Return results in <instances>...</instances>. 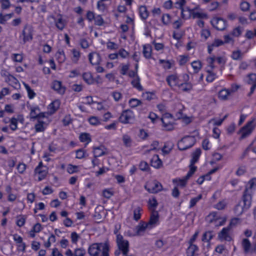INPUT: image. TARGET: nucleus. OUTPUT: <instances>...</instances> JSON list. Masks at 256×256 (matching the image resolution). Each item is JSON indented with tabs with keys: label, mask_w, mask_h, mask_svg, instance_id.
Returning <instances> with one entry per match:
<instances>
[{
	"label": "nucleus",
	"mask_w": 256,
	"mask_h": 256,
	"mask_svg": "<svg viewBox=\"0 0 256 256\" xmlns=\"http://www.w3.org/2000/svg\"><path fill=\"white\" fill-rule=\"evenodd\" d=\"M116 242L118 248L122 255H126L130 250V244L128 240H124L122 234H118L116 236Z\"/></svg>",
	"instance_id": "nucleus-7"
},
{
	"label": "nucleus",
	"mask_w": 256,
	"mask_h": 256,
	"mask_svg": "<svg viewBox=\"0 0 256 256\" xmlns=\"http://www.w3.org/2000/svg\"><path fill=\"white\" fill-rule=\"evenodd\" d=\"M60 102L58 100H56L52 102L48 106V110H50V113L54 114L55 112L60 108Z\"/></svg>",
	"instance_id": "nucleus-33"
},
{
	"label": "nucleus",
	"mask_w": 256,
	"mask_h": 256,
	"mask_svg": "<svg viewBox=\"0 0 256 256\" xmlns=\"http://www.w3.org/2000/svg\"><path fill=\"white\" fill-rule=\"evenodd\" d=\"M79 140L80 142H84L86 144H88L92 142L91 136L87 132L81 133L79 136Z\"/></svg>",
	"instance_id": "nucleus-39"
},
{
	"label": "nucleus",
	"mask_w": 256,
	"mask_h": 256,
	"mask_svg": "<svg viewBox=\"0 0 256 256\" xmlns=\"http://www.w3.org/2000/svg\"><path fill=\"white\" fill-rule=\"evenodd\" d=\"M56 60L60 64H62L66 60V56L63 50H58L55 54Z\"/></svg>",
	"instance_id": "nucleus-35"
},
{
	"label": "nucleus",
	"mask_w": 256,
	"mask_h": 256,
	"mask_svg": "<svg viewBox=\"0 0 256 256\" xmlns=\"http://www.w3.org/2000/svg\"><path fill=\"white\" fill-rule=\"evenodd\" d=\"M230 228L228 227L224 228L218 234V238L222 240L230 242L232 238L230 234Z\"/></svg>",
	"instance_id": "nucleus-20"
},
{
	"label": "nucleus",
	"mask_w": 256,
	"mask_h": 256,
	"mask_svg": "<svg viewBox=\"0 0 256 256\" xmlns=\"http://www.w3.org/2000/svg\"><path fill=\"white\" fill-rule=\"evenodd\" d=\"M244 205L242 206L240 204H237L234 208V212L236 215L238 216H240L245 210L248 209L252 204V202H250V206L246 205L244 202L242 200Z\"/></svg>",
	"instance_id": "nucleus-22"
},
{
	"label": "nucleus",
	"mask_w": 256,
	"mask_h": 256,
	"mask_svg": "<svg viewBox=\"0 0 256 256\" xmlns=\"http://www.w3.org/2000/svg\"><path fill=\"white\" fill-rule=\"evenodd\" d=\"M88 121L90 124L92 126H98L100 124V120L96 116H90Z\"/></svg>",
	"instance_id": "nucleus-55"
},
{
	"label": "nucleus",
	"mask_w": 256,
	"mask_h": 256,
	"mask_svg": "<svg viewBox=\"0 0 256 256\" xmlns=\"http://www.w3.org/2000/svg\"><path fill=\"white\" fill-rule=\"evenodd\" d=\"M158 206V202L154 196H152L148 199V209L150 210L151 212H156V210Z\"/></svg>",
	"instance_id": "nucleus-31"
},
{
	"label": "nucleus",
	"mask_w": 256,
	"mask_h": 256,
	"mask_svg": "<svg viewBox=\"0 0 256 256\" xmlns=\"http://www.w3.org/2000/svg\"><path fill=\"white\" fill-rule=\"evenodd\" d=\"M212 235L210 231L204 232L202 236V240L204 242H210L212 238Z\"/></svg>",
	"instance_id": "nucleus-52"
},
{
	"label": "nucleus",
	"mask_w": 256,
	"mask_h": 256,
	"mask_svg": "<svg viewBox=\"0 0 256 256\" xmlns=\"http://www.w3.org/2000/svg\"><path fill=\"white\" fill-rule=\"evenodd\" d=\"M118 120L122 124H132L135 121L134 112L130 109L123 110L119 116Z\"/></svg>",
	"instance_id": "nucleus-5"
},
{
	"label": "nucleus",
	"mask_w": 256,
	"mask_h": 256,
	"mask_svg": "<svg viewBox=\"0 0 256 256\" xmlns=\"http://www.w3.org/2000/svg\"><path fill=\"white\" fill-rule=\"evenodd\" d=\"M109 251V245L106 242L93 243L88 250L90 256H110Z\"/></svg>",
	"instance_id": "nucleus-1"
},
{
	"label": "nucleus",
	"mask_w": 256,
	"mask_h": 256,
	"mask_svg": "<svg viewBox=\"0 0 256 256\" xmlns=\"http://www.w3.org/2000/svg\"><path fill=\"white\" fill-rule=\"evenodd\" d=\"M128 104L131 108H135L142 104V101L137 98H132L129 100Z\"/></svg>",
	"instance_id": "nucleus-53"
},
{
	"label": "nucleus",
	"mask_w": 256,
	"mask_h": 256,
	"mask_svg": "<svg viewBox=\"0 0 256 256\" xmlns=\"http://www.w3.org/2000/svg\"><path fill=\"white\" fill-rule=\"evenodd\" d=\"M71 53L72 54L71 57L72 62L74 64H77L80 58V51L76 48H73L71 50Z\"/></svg>",
	"instance_id": "nucleus-37"
},
{
	"label": "nucleus",
	"mask_w": 256,
	"mask_h": 256,
	"mask_svg": "<svg viewBox=\"0 0 256 256\" xmlns=\"http://www.w3.org/2000/svg\"><path fill=\"white\" fill-rule=\"evenodd\" d=\"M202 198V194H200L197 196L192 198L190 202L189 208H192L196 205L197 202Z\"/></svg>",
	"instance_id": "nucleus-59"
},
{
	"label": "nucleus",
	"mask_w": 256,
	"mask_h": 256,
	"mask_svg": "<svg viewBox=\"0 0 256 256\" xmlns=\"http://www.w3.org/2000/svg\"><path fill=\"white\" fill-rule=\"evenodd\" d=\"M195 164H192V162H190L189 166V170L186 174L187 178H189L191 177L195 172L197 169V167L195 166Z\"/></svg>",
	"instance_id": "nucleus-58"
},
{
	"label": "nucleus",
	"mask_w": 256,
	"mask_h": 256,
	"mask_svg": "<svg viewBox=\"0 0 256 256\" xmlns=\"http://www.w3.org/2000/svg\"><path fill=\"white\" fill-rule=\"evenodd\" d=\"M228 205V202L226 199L222 200L216 204L214 206V208L218 210H223L225 209Z\"/></svg>",
	"instance_id": "nucleus-46"
},
{
	"label": "nucleus",
	"mask_w": 256,
	"mask_h": 256,
	"mask_svg": "<svg viewBox=\"0 0 256 256\" xmlns=\"http://www.w3.org/2000/svg\"><path fill=\"white\" fill-rule=\"evenodd\" d=\"M189 60V57L186 55H180L179 56L178 64L180 66H184Z\"/></svg>",
	"instance_id": "nucleus-56"
},
{
	"label": "nucleus",
	"mask_w": 256,
	"mask_h": 256,
	"mask_svg": "<svg viewBox=\"0 0 256 256\" xmlns=\"http://www.w3.org/2000/svg\"><path fill=\"white\" fill-rule=\"evenodd\" d=\"M242 54L240 50L232 52L231 58L234 60H240L242 58Z\"/></svg>",
	"instance_id": "nucleus-61"
},
{
	"label": "nucleus",
	"mask_w": 256,
	"mask_h": 256,
	"mask_svg": "<svg viewBox=\"0 0 256 256\" xmlns=\"http://www.w3.org/2000/svg\"><path fill=\"white\" fill-rule=\"evenodd\" d=\"M23 42L31 41L33 38V28L31 26L25 25L22 32Z\"/></svg>",
	"instance_id": "nucleus-16"
},
{
	"label": "nucleus",
	"mask_w": 256,
	"mask_h": 256,
	"mask_svg": "<svg viewBox=\"0 0 256 256\" xmlns=\"http://www.w3.org/2000/svg\"><path fill=\"white\" fill-rule=\"evenodd\" d=\"M144 187L150 194H157L162 190V184L156 180L147 182Z\"/></svg>",
	"instance_id": "nucleus-10"
},
{
	"label": "nucleus",
	"mask_w": 256,
	"mask_h": 256,
	"mask_svg": "<svg viewBox=\"0 0 256 256\" xmlns=\"http://www.w3.org/2000/svg\"><path fill=\"white\" fill-rule=\"evenodd\" d=\"M171 21V16L168 14H163L162 16V22L164 25H168Z\"/></svg>",
	"instance_id": "nucleus-63"
},
{
	"label": "nucleus",
	"mask_w": 256,
	"mask_h": 256,
	"mask_svg": "<svg viewBox=\"0 0 256 256\" xmlns=\"http://www.w3.org/2000/svg\"><path fill=\"white\" fill-rule=\"evenodd\" d=\"M54 22L56 26L59 30H63L66 26V22L62 18V16H60L56 20H55Z\"/></svg>",
	"instance_id": "nucleus-40"
},
{
	"label": "nucleus",
	"mask_w": 256,
	"mask_h": 256,
	"mask_svg": "<svg viewBox=\"0 0 256 256\" xmlns=\"http://www.w3.org/2000/svg\"><path fill=\"white\" fill-rule=\"evenodd\" d=\"M118 56H120L122 58H126L128 57L130 53L124 48H121L118 51Z\"/></svg>",
	"instance_id": "nucleus-64"
},
{
	"label": "nucleus",
	"mask_w": 256,
	"mask_h": 256,
	"mask_svg": "<svg viewBox=\"0 0 256 256\" xmlns=\"http://www.w3.org/2000/svg\"><path fill=\"white\" fill-rule=\"evenodd\" d=\"M242 245L244 252L248 253L250 251L252 244L248 239L244 238L242 242Z\"/></svg>",
	"instance_id": "nucleus-43"
},
{
	"label": "nucleus",
	"mask_w": 256,
	"mask_h": 256,
	"mask_svg": "<svg viewBox=\"0 0 256 256\" xmlns=\"http://www.w3.org/2000/svg\"><path fill=\"white\" fill-rule=\"evenodd\" d=\"M232 94L230 89L223 88L219 91L218 93V97L220 100H226L228 96Z\"/></svg>",
	"instance_id": "nucleus-34"
},
{
	"label": "nucleus",
	"mask_w": 256,
	"mask_h": 256,
	"mask_svg": "<svg viewBox=\"0 0 256 256\" xmlns=\"http://www.w3.org/2000/svg\"><path fill=\"white\" fill-rule=\"evenodd\" d=\"M30 116L32 119L39 120L45 117L44 112H40V109L38 106H34L31 108L30 112Z\"/></svg>",
	"instance_id": "nucleus-21"
},
{
	"label": "nucleus",
	"mask_w": 256,
	"mask_h": 256,
	"mask_svg": "<svg viewBox=\"0 0 256 256\" xmlns=\"http://www.w3.org/2000/svg\"><path fill=\"white\" fill-rule=\"evenodd\" d=\"M146 228L150 229V227L146 222L144 221H140L136 228V234L137 236L141 235L142 233L144 232Z\"/></svg>",
	"instance_id": "nucleus-29"
},
{
	"label": "nucleus",
	"mask_w": 256,
	"mask_h": 256,
	"mask_svg": "<svg viewBox=\"0 0 256 256\" xmlns=\"http://www.w3.org/2000/svg\"><path fill=\"white\" fill-rule=\"evenodd\" d=\"M159 64H162V68L164 70H168L172 68L175 66V62L173 60H159Z\"/></svg>",
	"instance_id": "nucleus-25"
},
{
	"label": "nucleus",
	"mask_w": 256,
	"mask_h": 256,
	"mask_svg": "<svg viewBox=\"0 0 256 256\" xmlns=\"http://www.w3.org/2000/svg\"><path fill=\"white\" fill-rule=\"evenodd\" d=\"M142 209L140 206L136 208L134 210V220L136 221L140 220L142 216Z\"/></svg>",
	"instance_id": "nucleus-44"
},
{
	"label": "nucleus",
	"mask_w": 256,
	"mask_h": 256,
	"mask_svg": "<svg viewBox=\"0 0 256 256\" xmlns=\"http://www.w3.org/2000/svg\"><path fill=\"white\" fill-rule=\"evenodd\" d=\"M76 158L81 160L86 156V152L83 148H80L76 151Z\"/></svg>",
	"instance_id": "nucleus-60"
},
{
	"label": "nucleus",
	"mask_w": 256,
	"mask_h": 256,
	"mask_svg": "<svg viewBox=\"0 0 256 256\" xmlns=\"http://www.w3.org/2000/svg\"><path fill=\"white\" fill-rule=\"evenodd\" d=\"M189 178H187L186 176L183 178H176L172 180V182L177 186H180L182 188L184 187L187 183V180Z\"/></svg>",
	"instance_id": "nucleus-41"
},
{
	"label": "nucleus",
	"mask_w": 256,
	"mask_h": 256,
	"mask_svg": "<svg viewBox=\"0 0 256 256\" xmlns=\"http://www.w3.org/2000/svg\"><path fill=\"white\" fill-rule=\"evenodd\" d=\"M140 80L138 76H136V78H134L131 82V84L133 88L136 89L139 92L143 90L144 88L140 84Z\"/></svg>",
	"instance_id": "nucleus-36"
},
{
	"label": "nucleus",
	"mask_w": 256,
	"mask_h": 256,
	"mask_svg": "<svg viewBox=\"0 0 256 256\" xmlns=\"http://www.w3.org/2000/svg\"><path fill=\"white\" fill-rule=\"evenodd\" d=\"M226 58L224 56H208L206 58L208 66L210 68V70L216 67L214 64L217 63L219 65H224L226 62Z\"/></svg>",
	"instance_id": "nucleus-8"
},
{
	"label": "nucleus",
	"mask_w": 256,
	"mask_h": 256,
	"mask_svg": "<svg viewBox=\"0 0 256 256\" xmlns=\"http://www.w3.org/2000/svg\"><path fill=\"white\" fill-rule=\"evenodd\" d=\"M26 222V218L23 215L18 216L16 220V224L20 228L23 226Z\"/></svg>",
	"instance_id": "nucleus-51"
},
{
	"label": "nucleus",
	"mask_w": 256,
	"mask_h": 256,
	"mask_svg": "<svg viewBox=\"0 0 256 256\" xmlns=\"http://www.w3.org/2000/svg\"><path fill=\"white\" fill-rule=\"evenodd\" d=\"M78 170V166L72 164H68V165L66 171L68 174H73L76 173Z\"/></svg>",
	"instance_id": "nucleus-54"
},
{
	"label": "nucleus",
	"mask_w": 256,
	"mask_h": 256,
	"mask_svg": "<svg viewBox=\"0 0 256 256\" xmlns=\"http://www.w3.org/2000/svg\"><path fill=\"white\" fill-rule=\"evenodd\" d=\"M24 87L28 93V97L30 100L34 98L36 96V93L28 84H24Z\"/></svg>",
	"instance_id": "nucleus-47"
},
{
	"label": "nucleus",
	"mask_w": 256,
	"mask_h": 256,
	"mask_svg": "<svg viewBox=\"0 0 256 256\" xmlns=\"http://www.w3.org/2000/svg\"><path fill=\"white\" fill-rule=\"evenodd\" d=\"M206 220L209 223H214L216 226H222L225 223V219H222L216 212H210L207 216Z\"/></svg>",
	"instance_id": "nucleus-14"
},
{
	"label": "nucleus",
	"mask_w": 256,
	"mask_h": 256,
	"mask_svg": "<svg viewBox=\"0 0 256 256\" xmlns=\"http://www.w3.org/2000/svg\"><path fill=\"white\" fill-rule=\"evenodd\" d=\"M212 26L219 31L224 30L228 26L226 20L219 17H214L210 20Z\"/></svg>",
	"instance_id": "nucleus-12"
},
{
	"label": "nucleus",
	"mask_w": 256,
	"mask_h": 256,
	"mask_svg": "<svg viewBox=\"0 0 256 256\" xmlns=\"http://www.w3.org/2000/svg\"><path fill=\"white\" fill-rule=\"evenodd\" d=\"M199 248L197 245L194 244H188V246L186 250V256H196V252Z\"/></svg>",
	"instance_id": "nucleus-27"
},
{
	"label": "nucleus",
	"mask_w": 256,
	"mask_h": 256,
	"mask_svg": "<svg viewBox=\"0 0 256 256\" xmlns=\"http://www.w3.org/2000/svg\"><path fill=\"white\" fill-rule=\"evenodd\" d=\"M122 142L124 146L126 148H130L132 146V140L130 136L128 134H124L122 136Z\"/></svg>",
	"instance_id": "nucleus-49"
},
{
	"label": "nucleus",
	"mask_w": 256,
	"mask_h": 256,
	"mask_svg": "<svg viewBox=\"0 0 256 256\" xmlns=\"http://www.w3.org/2000/svg\"><path fill=\"white\" fill-rule=\"evenodd\" d=\"M146 224L152 229L159 224V214L158 212H151L149 220Z\"/></svg>",
	"instance_id": "nucleus-18"
},
{
	"label": "nucleus",
	"mask_w": 256,
	"mask_h": 256,
	"mask_svg": "<svg viewBox=\"0 0 256 256\" xmlns=\"http://www.w3.org/2000/svg\"><path fill=\"white\" fill-rule=\"evenodd\" d=\"M244 28L240 26H238L232 29L230 32V35L233 37L238 38L242 33Z\"/></svg>",
	"instance_id": "nucleus-42"
},
{
	"label": "nucleus",
	"mask_w": 256,
	"mask_h": 256,
	"mask_svg": "<svg viewBox=\"0 0 256 256\" xmlns=\"http://www.w3.org/2000/svg\"><path fill=\"white\" fill-rule=\"evenodd\" d=\"M12 239L15 242L16 250L19 252H24L26 251V245L23 241V238L18 234L12 235Z\"/></svg>",
	"instance_id": "nucleus-15"
},
{
	"label": "nucleus",
	"mask_w": 256,
	"mask_h": 256,
	"mask_svg": "<svg viewBox=\"0 0 256 256\" xmlns=\"http://www.w3.org/2000/svg\"><path fill=\"white\" fill-rule=\"evenodd\" d=\"M88 60L93 66L99 64L100 62V55L96 52H90L88 54Z\"/></svg>",
	"instance_id": "nucleus-26"
},
{
	"label": "nucleus",
	"mask_w": 256,
	"mask_h": 256,
	"mask_svg": "<svg viewBox=\"0 0 256 256\" xmlns=\"http://www.w3.org/2000/svg\"><path fill=\"white\" fill-rule=\"evenodd\" d=\"M196 142V139L193 136H186L182 138L178 142V147L180 150H184L192 148Z\"/></svg>",
	"instance_id": "nucleus-4"
},
{
	"label": "nucleus",
	"mask_w": 256,
	"mask_h": 256,
	"mask_svg": "<svg viewBox=\"0 0 256 256\" xmlns=\"http://www.w3.org/2000/svg\"><path fill=\"white\" fill-rule=\"evenodd\" d=\"M224 44V42L222 40L216 38L212 43L208 44V52L210 54H212L214 48L216 47L221 46Z\"/></svg>",
	"instance_id": "nucleus-23"
},
{
	"label": "nucleus",
	"mask_w": 256,
	"mask_h": 256,
	"mask_svg": "<svg viewBox=\"0 0 256 256\" xmlns=\"http://www.w3.org/2000/svg\"><path fill=\"white\" fill-rule=\"evenodd\" d=\"M160 120L162 122L163 130L170 131L174 129V118L172 114L169 112L162 114Z\"/></svg>",
	"instance_id": "nucleus-3"
},
{
	"label": "nucleus",
	"mask_w": 256,
	"mask_h": 256,
	"mask_svg": "<svg viewBox=\"0 0 256 256\" xmlns=\"http://www.w3.org/2000/svg\"><path fill=\"white\" fill-rule=\"evenodd\" d=\"M94 156L100 157L107 154V148L104 146H100L93 148Z\"/></svg>",
	"instance_id": "nucleus-24"
},
{
	"label": "nucleus",
	"mask_w": 256,
	"mask_h": 256,
	"mask_svg": "<svg viewBox=\"0 0 256 256\" xmlns=\"http://www.w3.org/2000/svg\"><path fill=\"white\" fill-rule=\"evenodd\" d=\"M140 18L143 21H146L149 16V12L146 6H140L138 8Z\"/></svg>",
	"instance_id": "nucleus-28"
},
{
	"label": "nucleus",
	"mask_w": 256,
	"mask_h": 256,
	"mask_svg": "<svg viewBox=\"0 0 256 256\" xmlns=\"http://www.w3.org/2000/svg\"><path fill=\"white\" fill-rule=\"evenodd\" d=\"M10 129L14 131L18 128V120L15 117H12L10 119Z\"/></svg>",
	"instance_id": "nucleus-57"
},
{
	"label": "nucleus",
	"mask_w": 256,
	"mask_h": 256,
	"mask_svg": "<svg viewBox=\"0 0 256 256\" xmlns=\"http://www.w3.org/2000/svg\"><path fill=\"white\" fill-rule=\"evenodd\" d=\"M52 88L56 92V93L62 95L66 90V88L62 85L61 81L54 80L52 84Z\"/></svg>",
	"instance_id": "nucleus-19"
},
{
	"label": "nucleus",
	"mask_w": 256,
	"mask_h": 256,
	"mask_svg": "<svg viewBox=\"0 0 256 256\" xmlns=\"http://www.w3.org/2000/svg\"><path fill=\"white\" fill-rule=\"evenodd\" d=\"M192 67L194 70V72L198 73L202 67V64L200 60H194L191 63Z\"/></svg>",
	"instance_id": "nucleus-45"
},
{
	"label": "nucleus",
	"mask_w": 256,
	"mask_h": 256,
	"mask_svg": "<svg viewBox=\"0 0 256 256\" xmlns=\"http://www.w3.org/2000/svg\"><path fill=\"white\" fill-rule=\"evenodd\" d=\"M44 124V123L43 121L40 120V119L38 120V122L34 126L36 132H44L45 130Z\"/></svg>",
	"instance_id": "nucleus-50"
},
{
	"label": "nucleus",
	"mask_w": 256,
	"mask_h": 256,
	"mask_svg": "<svg viewBox=\"0 0 256 256\" xmlns=\"http://www.w3.org/2000/svg\"><path fill=\"white\" fill-rule=\"evenodd\" d=\"M188 80L189 76L186 74H183V80L177 87L178 89L182 92H190L193 86Z\"/></svg>",
	"instance_id": "nucleus-13"
},
{
	"label": "nucleus",
	"mask_w": 256,
	"mask_h": 256,
	"mask_svg": "<svg viewBox=\"0 0 256 256\" xmlns=\"http://www.w3.org/2000/svg\"><path fill=\"white\" fill-rule=\"evenodd\" d=\"M150 164L156 168H160L162 165V162L158 154H154L150 160Z\"/></svg>",
	"instance_id": "nucleus-30"
},
{
	"label": "nucleus",
	"mask_w": 256,
	"mask_h": 256,
	"mask_svg": "<svg viewBox=\"0 0 256 256\" xmlns=\"http://www.w3.org/2000/svg\"><path fill=\"white\" fill-rule=\"evenodd\" d=\"M201 154L202 150L200 148H196L195 150L192 154V158L190 160V162H192V164H196L198 161Z\"/></svg>",
	"instance_id": "nucleus-32"
},
{
	"label": "nucleus",
	"mask_w": 256,
	"mask_h": 256,
	"mask_svg": "<svg viewBox=\"0 0 256 256\" xmlns=\"http://www.w3.org/2000/svg\"><path fill=\"white\" fill-rule=\"evenodd\" d=\"M182 80L183 74H178L176 72L169 74L166 78V82L171 88H177Z\"/></svg>",
	"instance_id": "nucleus-9"
},
{
	"label": "nucleus",
	"mask_w": 256,
	"mask_h": 256,
	"mask_svg": "<svg viewBox=\"0 0 256 256\" xmlns=\"http://www.w3.org/2000/svg\"><path fill=\"white\" fill-rule=\"evenodd\" d=\"M35 174H38V181L40 182L44 180L47 176L48 170L44 166L42 162H39L38 166L34 169Z\"/></svg>",
	"instance_id": "nucleus-17"
},
{
	"label": "nucleus",
	"mask_w": 256,
	"mask_h": 256,
	"mask_svg": "<svg viewBox=\"0 0 256 256\" xmlns=\"http://www.w3.org/2000/svg\"><path fill=\"white\" fill-rule=\"evenodd\" d=\"M189 11L190 14L192 16L193 18H203L206 16L205 14L196 12L193 9H190Z\"/></svg>",
	"instance_id": "nucleus-48"
},
{
	"label": "nucleus",
	"mask_w": 256,
	"mask_h": 256,
	"mask_svg": "<svg viewBox=\"0 0 256 256\" xmlns=\"http://www.w3.org/2000/svg\"><path fill=\"white\" fill-rule=\"evenodd\" d=\"M56 236L52 234L48 238L47 242L44 243V246L46 248H48L50 246L52 243H54L56 242Z\"/></svg>",
	"instance_id": "nucleus-62"
},
{
	"label": "nucleus",
	"mask_w": 256,
	"mask_h": 256,
	"mask_svg": "<svg viewBox=\"0 0 256 256\" xmlns=\"http://www.w3.org/2000/svg\"><path fill=\"white\" fill-rule=\"evenodd\" d=\"M2 76L4 77L5 82L14 89H18L20 88V84L18 80L8 72H5L2 74Z\"/></svg>",
	"instance_id": "nucleus-11"
},
{
	"label": "nucleus",
	"mask_w": 256,
	"mask_h": 256,
	"mask_svg": "<svg viewBox=\"0 0 256 256\" xmlns=\"http://www.w3.org/2000/svg\"><path fill=\"white\" fill-rule=\"evenodd\" d=\"M255 120L254 118H252V120L248 122L246 125L240 130L238 134H242L240 138V140L246 138L252 133L256 126V124H254Z\"/></svg>",
	"instance_id": "nucleus-6"
},
{
	"label": "nucleus",
	"mask_w": 256,
	"mask_h": 256,
	"mask_svg": "<svg viewBox=\"0 0 256 256\" xmlns=\"http://www.w3.org/2000/svg\"><path fill=\"white\" fill-rule=\"evenodd\" d=\"M256 188V178H251L248 182L244 192L242 200L246 205L250 206V202H252V196Z\"/></svg>",
	"instance_id": "nucleus-2"
},
{
	"label": "nucleus",
	"mask_w": 256,
	"mask_h": 256,
	"mask_svg": "<svg viewBox=\"0 0 256 256\" xmlns=\"http://www.w3.org/2000/svg\"><path fill=\"white\" fill-rule=\"evenodd\" d=\"M84 80L88 84H92L94 82V79L90 72H85L82 74Z\"/></svg>",
	"instance_id": "nucleus-38"
}]
</instances>
